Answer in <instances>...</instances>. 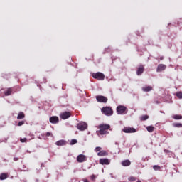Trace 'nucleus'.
Instances as JSON below:
<instances>
[{
    "label": "nucleus",
    "instance_id": "obj_5",
    "mask_svg": "<svg viewBox=\"0 0 182 182\" xmlns=\"http://www.w3.org/2000/svg\"><path fill=\"white\" fill-rule=\"evenodd\" d=\"M95 99L97 100V102H98L99 103H107V97L103 96V95H97L95 97Z\"/></svg>",
    "mask_w": 182,
    "mask_h": 182
},
{
    "label": "nucleus",
    "instance_id": "obj_9",
    "mask_svg": "<svg viewBox=\"0 0 182 182\" xmlns=\"http://www.w3.org/2000/svg\"><path fill=\"white\" fill-rule=\"evenodd\" d=\"M122 132H124V133H136V129L130 127H125L122 129Z\"/></svg>",
    "mask_w": 182,
    "mask_h": 182
},
{
    "label": "nucleus",
    "instance_id": "obj_11",
    "mask_svg": "<svg viewBox=\"0 0 182 182\" xmlns=\"http://www.w3.org/2000/svg\"><path fill=\"white\" fill-rule=\"evenodd\" d=\"M100 164H102V166H107L110 164V160L107 158H103L100 159Z\"/></svg>",
    "mask_w": 182,
    "mask_h": 182
},
{
    "label": "nucleus",
    "instance_id": "obj_16",
    "mask_svg": "<svg viewBox=\"0 0 182 182\" xmlns=\"http://www.w3.org/2000/svg\"><path fill=\"white\" fill-rule=\"evenodd\" d=\"M22 119H25V113L21 112L18 113V114L17 116V119L22 120Z\"/></svg>",
    "mask_w": 182,
    "mask_h": 182
},
{
    "label": "nucleus",
    "instance_id": "obj_8",
    "mask_svg": "<svg viewBox=\"0 0 182 182\" xmlns=\"http://www.w3.org/2000/svg\"><path fill=\"white\" fill-rule=\"evenodd\" d=\"M86 160H87V157L86 156V155L80 154L77 157V161L78 163H85Z\"/></svg>",
    "mask_w": 182,
    "mask_h": 182
},
{
    "label": "nucleus",
    "instance_id": "obj_24",
    "mask_svg": "<svg viewBox=\"0 0 182 182\" xmlns=\"http://www.w3.org/2000/svg\"><path fill=\"white\" fill-rule=\"evenodd\" d=\"M160 168H161V167H160L159 165H155L153 166V169L155 170V171L160 170Z\"/></svg>",
    "mask_w": 182,
    "mask_h": 182
},
{
    "label": "nucleus",
    "instance_id": "obj_26",
    "mask_svg": "<svg viewBox=\"0 0 182 182\" xmlns=\"http://www.w3.org/2000/svg\"><path fill=\"white\" fill-rule=\"evenodd\" d=\"M20 141H21V143H26V141H28V139L27 138H21V139H20Z\"/></svg>",
    "mask_w": 182,
    "mask_h": 182
},
{
    "label": "nucleus",
    "instance_id": "obj_35",
    "mask_svg": "<svg viewBox=\"0 0 182 182\" xmlns=\"http://www.w3.org/2000/svg\"><path fill=\"white\" fill-rule=\"evenodd\" d=\"M83 181L84 182H89V180H87V178H85V179H83Z\"/></svg>",
    "mask_w": 182,
    "mask_h": 182
},
{
    "label": "nucleus",
    "instance_id": "obj_28",
    "mask_svg": "<svg viewBox=\"0 0 182 182\" xmlns=\"http://www.w3.org/2000/svg\"><path fill=\"white\" fill-rule=\"evenodd\" d=\"M129 180L130 181H136L137 180V178L134 177V176H131Z\"/></svg>",
    "mask_w": 182,
    "mask_h": 182
},
{
    "label": "nucleus",
    "instance_id": "obj_13",
    "mask_svg": "<svg viewBox=\"0 0 182 182\" xmlns=\"http://www.w3.org/2000/svg\"><path fill=\"white\" fill-rule=\"evenodd\" d=\"M144 72V66L141 65L136 71V75H138V76H140V75H141V73H143Z\"/></svg>",
    "mask_w": 182,
    "mask_h": 182
},
{
    "label": "nucleus",
    "instance_id": "obj_25",
    "mask_svg": "<svg viewBox=\"0 0 182 182\" xmlns=\"http://www.w3.org/2000/svg\"><path fill=\"white\" fill-rule=\"evenodd\" d=\"M176 96H177V97H178V99H182V92H176Z\"/></svg>",
    "mask_w": 182,
    "mask_h": 182
},
{
    "label": "nucleus",
    "instance_id": "obj_20",
    "mask_svg": "<svg viewBox=\"0 0 182 182\" xmlns=\"http://www.w3.org/2000/svg\"><path fill=\"white\" fill-rule=\"evenodd\" d=\"M155 129L156 128L154 127H153V126H148L146 127L147 132H149V133H153V132H154Z\"/></svg>",
    "mask_w": 182,
    "mask_h": 182
},
{
    "label": "nucleus",
    "instance_id": "obj_30",
    "mask_svg": "<svg viewBox=\"0 0 182 182\" xmlns=\"http://www.w3.org/2000/svg\"><path fill=\"white\" fill-rule=\"evenodd\" d=\"M174 127H181L182 124L180 123L173 124Z\"/></svg>",
    "mask_w": 182,
    "mask_h": 182
},
{
    "label": "nucleus",
    "instance_id": "obj_34",
    "mask_svg": "<svg viewBox=\"0 0 182 182\" xmlns=\"http://www.w3.org/2000/svg\"><path fill=\"white\" fill-rule=\"evenodd\" d=\"M14 161H18V160H19V158L17 157H14Z\"/></svg>",
    "mask_w": 182,
    "mask_h": 182
},
{
    "label": "nucleus",
    "instance_id": "obj_4",
    "mask_svg": "<svg viewBox=\"0 0 182 182\" xmlns=\"http://www.w3.org/2000/svg\"><path fill=\"white\" fill-rule=\"evenodd\" d=\"M92 77L97 79V80H105V74L100 72L92 73Z\"/></svg>",
    "mask_w": 182,
    "mask_h": 182
},
{
    "label": "nucleus",
    "instance_id": "obj_29",
    "mask_svg": "<svg viewBox=\"0 0 182 182\" xmlns=\"http://www.w3.org/2000/svg\"><path fill=\"white\" fill-rule=\"evenodd\" d=\"M23 124H25V121H20V122L18 123L17 126L21 127V126H23Z\"/></svg>",
    "mask_w": 182,
    "mask_h": 182
},
{
    "label": "nucleus",
    "instance_id": "obj_19",
    "mask_svg": "<svg viewBox=\"0 0 182 182\" xmlns=\"http://www.w3.org/2000/svg\"><path fill=\"white\" fill-rule=\"evenodd\" d=\"M107 152L106 151H100L98 154L97 156L100 157L104 156H107Z\"/></svg>",
    "mask_w": 182,
    "mask_h": 182
},
{
    "label": "nucleus",
    "instance_id": "obj_31",
    "mask_svg": "<svg viewBox=\"0 0 182 182\" xmlns=\"http://www.w3.org/2000/svg\"><path fill=\"white\" fill-rule=\"evenodd\" d=\"M100 150H102V147H100V146H97L95 149V151H96V152L100 151Z\"/></svg>",
    "mask_w": 182,
    "mask_h": 182
},
{
    "label": "nucleus",
    "instance_id": "obj_33",
    "mask_svg": "<svg viewBox=\"0 0 182 182\" xmlns=\"http://www.w3.org/2000/svg\"><path fill=\"white\" fill-rule=\"evenodd\" d=\"M46 137H49V136H52V133H50V132H47V133L46 134Z\"/></svg>",
    "mask_w": 182,
    "mask_h": 182
},
{
    "label": "nucleus",
    "instance_id": "obj_21",
    "mask_svg": "<svg viewBox=\"0 0 182 182\" xmlns=\"http://www.w3.org/2000/svg\"><path fill=\"white\" fill-rule=\"evenodd\" d=\"M8 177V173H3L0 175V180H6Z\"/></svg>",
    "mask_w": 182,
    "mask_h": 182
},
{
    "label": "nucleus",
    "instance_id": "obj_27",
    "mask_svg": "<svg viewBox=\"0 0 182 182\" xmlns=\"http://www.w3.org/2000/svg\"><path fill=\"white\" fill-rule=\"evenodd\" d=\"M76 143H77V140L76 139H72L70 141L71 146H73V144H76Z\"/></svg>",
    "mask_w": 182,
    "mask_h": 182
},
{
    "label": "nucleus",
    "instance_id": "obj_7",
    "mask_svg": "<svg viewBox=\"0 0 182 182\" xmlns=\"http://www.w3.org/2000/svg\"><path fill=\"white\" fill-rule=\"evenodd\" d=\"M70 116H72V114L69 112H64L60 114V117L63 120H66V119H69Z\"/></svg>",
    "mask_w": 182,
    "mask_h": 182
},
{
    "label": "nucleus",
    "instance_id": "obj_1",
    "mask_svg": "<svg viewBox=\"0 0 182 182\" xmlns=\"http://www.w3.org/2000/svg\"><path fill=\"white\" fill-rule=\"evenodd\" d=\"M98 129L96 131L97 136H99V137H106L107 134H109V130L110 129V125L108 124H100L97 127Z\"/></svg>",
    "mask_w": 182,
    "mask_h": 182
},
{
    "label": "nucleus",
    "instance_id": "obj_10",
    "mask_svg": "<svg viewBox=\"0 0 182 182\" xmlns=\"http://www.w3.org/2000/svg\"><path fill=\"white\" fill-rule=\"evenodd\" d=\"M49 122L50 123H52V124H58V123H59V117L57 116H53L50 117Z\"/></svg>",
    "mask_w": 182,
    "mask_h": 182
},
{
    "label": "nucleus",
    "instance_id": "obj_2",
    "mask_svg": "<svg viewBox=\"0 0 182 182\" xmlns=\"http://www.w3.org/2000/svg\"><path fill=\"white\" fill-rule=\"evenodd\" d=\"M102 113L105 116H112L113 114V109L110 107H104L101 109Z\"/></svg>",
    "mask_w": 182,
    "mask_h": 182
},
{
    "label": "nucleus",
    "instance_id": "obj_37",
    "mask_svg": "<svg viewBox=\"0 0 182 182\" xmlns=\"http://www.w3.org/2000/svg\"><path fill=\"white\" fill-rule=\"evenodd\" d=\"M137 182H141V181H137Z\"/></svg>",
    "mask_w": 182,
    "mask_h": 182
},
{
    "label": "nucleus",
    "instance_id": "obj_23",
    "mask_svg": "<svg viewBox=\"0 0 182 182\" xmlns=\"http://www.w3.org/2000/svg\"><path fill=\"white\" fill-rule=\"evenodd\" d=\"M173 119H174L175 120H181L182 116L178 114L173 115Z\"/></svg>",
    "mask_w": 182,
    "mask_h": 182
},
{
    "label": "nucleus",
    "instance_id": "obj_22",
    "mask_svg": "<svg viewBox=\"0 0 182 182\" xmlns=\"http://www.w3.org/2000/svg\"><path fill=\"white\" fill-rule=\"evenodd\" d=\"M149 119V115H142L140 117L141 122H144Z\"/></svg>",
    "mask_w": 182,
    "mask_h": 182
},
{
    "label": "nucleus",
    "instance_id": "obj_18",
    "mask_svg": "<svg viewBox=\"0 0 182 182\" xmlns=\"http://www.w3.org/2000/svg\"><path fill=\"white\" fill-rule=\"evenodd\" d=\"M56 146H65L66 144V142L65 140H60L55 143Z\"/></svg>",
    "mask_w": 182,
    "mask_h": 182
},
{
    "label": "nucleus",
    "instance_id": "obj_12",
    "mask_svg": "<svg viewBox=\"0 0 182 182\" xmlns=\"http://www.w3.org/2000/svg\"><path fill=\"white\" fill-rule=\"evenodd\" d=\"M166 70V65L159 64L157 67L156 72H163V70Z\"/></svg>",
    "mask_w": 182,
    "mask_h": 182
},
{
    "label": "nucleus",
    "instance_id": "obj_32",
    "mask_svg": "<svg viewBox=\"0 0 182 182\" xmlns=\"http://www.w3.org/2000/svg\"><path fill=\"white\" fill-rule=\"evenodd\" d=\"M90 179L94 181V180H96V176L92 175V176H90Z\"/></svg>",
    "mask_w": 182,
    "mask_h": 182
},
{
    "label": "nucleus",
    "instance_id": "obj_15",
    "mask_svg": "<svg viewBox=\"0 0 182 182\" xmlns=\"http://www.w3.org/2000/svg\"><path fill=\"white\" fill-rule=\"evenodd\" d=\"M143 92H151L153 90V87L151 86H145L142 87Z\"/></svg>",
    "mask_w": 182,
    "mask_h": 182
},
{
    "label": "nucleus",
    "instance_id": "obj_3",
    "mask_svg": "<svg viewBox=\"0 0 182 182\" xmlns=\"http://www.w3.org/2000/svg\"><path fill=\"white\" fill-rule=\"evenodd\" d=\"M117 114H126L127 113V108L123 105H119L117 107Z\"/></svg>",
    "mask_w": 182,
    "mask_h": 182
},
{
    "label": "nucleus",
    "instance_id": "obj_17",
    "mask_svg": "<svg viewBox=\"0 0 182 182\" xmlns=\"http://www.w3.org/2000/svg\"><path fill=\"white\" fill-rule=\"evenodd\" d=\"M12 88H8L5 92L4 95L5 96H10V95H12Z\"/></svg>",
    "mask_w": 182,
    "mask_h": 182
},
{
    "label": "nucleus",
    "instance_id": "obj_6",
    "mask_svg": "<svg viewBox=\"0 0 182 182\" xmlns=\"http://www.w3.org/2000/svg\"><path fill=\"white\" fill-rule=\"evenodd\" d=\"M77 127L78 130H81V132H83V130H86V129H87V124H86V122H82L77 124Z\"/></svg>",
    "mask_w": 182,
    "mask_h": 182
},
{
    "label": "nucleus",
    "instance_id": "obj_14",
    "mask_svg": "<svg viewBox=\"0 0 182 182\" xmlns=\"http://www.w3.org/2000/svg\"><path fill=\"white\" fill-rule=\"evenodd\" d=\"M130 164H132V162H130V161L129 159L124 160L122 162V165L124 167H127V166H130Z\"/></svg>",
    "mask_w": 182,
    "mask_h": 182
},
{
    "label": "nucleus",
    "instance_id": "obj_36",
    "mask_svg": "<svg viewBox=\"0 0 182 182\" xmlns=\"http://www.w3.org/2000/svg\"><path fill=\"white\" fill-rule=\"evenodd\" d=\"M163 59H164L163 57L160 58V60H163Z\"/></svg>",
    "mask_w": 182,
    "mask_h": 182
}]
</instances>
